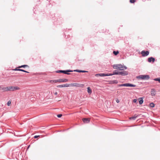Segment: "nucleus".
<instances>
[{"mask_svg": "<svg viewBox=\"0 0 160 160\" xmlns=\"http://www.w3.org/2000/svg\"><path fill=\"white\" fill-rule=\"evenodd\" d=\"M2 90L5 91H14L20 89V88L18 86H10L3 88Z\"/></svg>", "mask_w": 160, "mask_h": 160, "instance_id": "nucleus-1", "label": "nucleus"}, {"mask_svg": "<svg viewBox=\"0 0 160 160\" xmlns=\"http://www.w3.org/2000/svg\"><path fill=\"white\" fill-rule=\"evenodd\" d=\"M136 78L138 80H148L150 77L148 75H141L137 76Z\"/></svg>", "mask_w": 160, "mask_h": 160, "instance_id": "nucleus-2", "label": "nucleus"}, {"mask_svg": "<svg viewBox=\"0 0 160 160\" xmlns=\"http://www.w3.org/2000/svg\"><path fill=\"white\" fill-rule=\"evenodd\" d=\"M84 86V85L80 83H70V87H82Z\"/></svg>", "mask_w": 160, "mask_h": 160, "instance_id": "nucleus-3", "label": "nucleus"}, {"mask_svg": "<svg viewBox=\"0 0 160 160\" xmlns=\"http://www.w3.org/2000/svg\"><path fill=\"white\" fill-rule=\"evenodd\" d=\"M72 71L71 70H58L57 71V73H63L64 74H69V73L68 72H72Z\"/></svg>", "mask_w": 160, "mask_h": 160, "instance_id": "nucleus-4", "label": "nucleus"}, {"mask_svg": "<svg viewBox=\"0 0 160 160\" xmlns=\"http://www.w3.org/2000/svg\"><path fill=\"white\" fill-rule=\"evenodd\" d=\"M122 86L130 87H135L136 85L132 84L129 83H126L122 84Z\"/></svg>", "mask_w": 160, "mask_h": 160, "instance_id": "nucleus-5", "label": "nucleus"}, {"mask_svg": "<svg viewBox=\"0 0 160 160\" xmlns=\"http://www.w3.org/2000/svg\"><path fill=\"white\" fill-rule=\"evenodd\" d=\"M141 53L142 56L145 57L148 55L149 52L148 51H142L141 52Z\"/></svg>", "mask_w": 160, "mask_h": 160, "instance_id": "nucleus-6", "label": "nucleus"}, {"mask_svg": "<svg viewBox=\"0 0 160 160\" xmlns=\"http://www.w3.org/2000/svg\"><path fill=\"white\" fill-rule=\"evenodd\" d=\"M127 68L126 66H123L122 64H119V69L120 70H123L126 69Z\"/></svg>", "mask_w": 160, "mask_h": 160, "instance_id": "nucleus-7", "label": "nucleus"}, {"mask_svg": "<svg viewBox=\"0 0 160 160\" xmlns=\"http://www.w3.org/2000/svg\"><path fill=\"white\" fill-rule=\"evenodd\" d=\"M128 74V72L126 71H124L123 72H119V75H121L123 76L127 75Z\"/></svg>", "mask_w": 160, "mask_h": 160, "instance_id": "nucleus-8", "label": "nucleus"}, {"mask_svg": "<svg viewBox=\"0 0 160 160\" xmlns=\"http://www.w3.org/2000/svg\"><path fill=\"white\" fill-rule=\"evenodd\" d=\"M58 82H66L68 81V80L67 79H58Z\"/></svg>", "mask_w": 160, "mask_h": 160, "instance_id": "nucleus-9", "label": "nucleus"}, {"mask_svg": "<svg viewBox=\"0 0 160 160\" xmlns=\"http://www.w3.org/2000/svg\"><path fill=\"white\" fill-rule=\"evenodd\" d=\"M156 94V91L154 89H152L151 90V95L152 96H155Z\"/></svg>", "mask_w": 160, "mask_h": 160, "instance_id": "nucleus-10", "label": "nucleus"}, {"mask_svg": "<svg viewBox=\"0 0 160 160\" xmlns=\"http://www.w3.org/2000/svg\"><path fill=\"white\" fill-rule=\"evenodd\" d=\"M155 61V58L152 57L149 58L148 59V61L149 62H151L152 61V62H154Z\"/></svg>", "mask_w": 160, "mask_h": 160, "instance_id": "nucleus-11", "label": "nucleus"}, {"mask_svg": "<svg viewBox=\"0 0 160 160\" xmlns=\"http://www.w3.org/2000/svg\"><path fill=\"white\" fill-rule=\"evenodd\" d=\"M82 120L85 123H88L90 121V119L88 118H84Z\"/></svg>", "mask_w": 160, "mask_h": 160, "instance_id": "nucleus-12", "label": "nucleus"}, {"mask_svg": "<svg viewBox=\"0 0 160 160\" xmlns=\"http://www.w3.org/2000/svg\"><path fill=\"white\" fill-rule=\"evenodd\" d=\"M139 103L140 104H142L143 102V100L142 98H138Z\"/></svg>", "mask_w": 160, "mask_h": 160, "instance_id": "nucleus-13", "label": "nucleus"}, {"mask_svg": "<svg viewBox=\"0 0 160 160\" xmlns=\"http://www.w3.org/2000/svg\"><path fill=\"white\" fill-rule=\"evenodd\" d=\"M49 82H50L52 83H56L58 82V79H55V80H50L48 81Z\"/></svg>", "mask_w": 160, "mask_h": 160, "instance_id": "nucleus-14", "label": "nucleus"}, {"mask_svg": "<svg viewBox=\"0 0 160 160\" xmlns=\"http://www.w3.org/2000/svg\"><path fill=\"white\" fill-rule=\"evenodd\" d=\"M119 64H114L113 65L112 67L114 69H119Z\"/></svg>", "mask_w": 160, "mask_h": 160, "instance_id": "nucleus-15", "label": "nucleus"}, {"mask_svg": "<svg viewBox=\"0 0 160 160\" xmlns=\"http://www.w3.org/2000/svg\"><path fill=\"white\" fill-rule=\"evenodd\" d=\"M74 71L79 72H88V71H86L79 70H74Z\"/></svg>", "mask_w": 160, "mask_h": 160, "instance_id": "nucleus-16", "label": "nucleus"}, {"mask_svg": "<svg viewBox=\"0 0 160 160\" xmlns=\"http://www.w3.org/2000/svg\"><path fill=\"white\" fill-rule=\"evenodd\" d=\"M138 116V115H137L136 114H135L134 115V116L133 117L129 118V119H133V120H135Z\"/></svg>", "mask_w": 160, "mask_h": 160, "instance_id": "nucleus-17", "label": "nucleus"}, {"mask_svg": "<svg viewBox=\"0 0 160 160\" xmlns=\"http://www.w3.org/2000/svg\"><path fill=\"white\" fill-rule=\"evenodd\" d=\"M87 89L88 93H89V94H91L92 92V91L91 89L90 88V87H88L87 88Z\"/></svg>", "mask_w": 160, "mask_h": 160, "instance_id": "nucleus-18", "label": "nucleus"}, {"mask_svg": "<svg viewBox=\"0 0 160 160\" xmlns=\"http://www.w3.org/2000/svg\"><path fill=\"white\" fill-rule=\"evenodd\" d=\"M64 87H70V84H64Z\"/></svg>", "mask_w": 160, "mask_h": 160, "instance_id": "nucleus-19", "label": "nucleus"}, {"mask_svg": "<svg viewBox=\"0 0 160 160\" xmlns=\"http://www.w3.org/2000/svg\"><path fill=\"white\" fill-rule=\"evenodd\" d=\"M28 65H22L21 66H19L18 67V68H25V67H28Z\"/></svg>", "mask_w": 160, "mask_h": 160, "instance_id": "nucleus-20", "label": "nucleus"}, {"mask_svg": "<svg viewBox=\"0 0 160 160\" xmlns=\"http://www.w3.org/2000/svg\"><path fill=\"white\" fill-rule=\"evenodd\" d=\"M113 53L115 55H116L119 53V52L118 51H113Z\"/></svg>", "mask_w": 160, "mask_h": 160, "instance_id": "nucleus-21", "label": "nucleus"}, {"mask_svg": "<svg viewBox=\"0 0 160 160\" xmlns=\"http://www.w3.org/2000/svg\"><path fill=\"white\" fill-rule=\"evenodd\" d=\"M112 74L113 75H119V72H117L116 71H114L113 73Z\"/></svg>", "mask_w": 160, "mask_h": 160, "instance_id": "nucleus-22", "label": "nucleus"}, {"mask_svg": "<svg viewBox=\"0 0 160 160\" xmlns=\"http://www.w3.org/2000/svg\"><path fill=\"white\" fill-rule=\"evenodd\" d=\"M107 75L106 74H105L103 73H100V77H104V76H107Z\"/></svg>", "mask_w": 160, "mask_h": 160, "instance_id": "nucleus-23", "label": "nucleus"}, {"mask_svg": "<svg viewBox=\"0 0 160 160\" xmlns=\"http://www.w3.org/2000/svg\"><path fill=\"white\" fill-rule=\"evenodd\" d=\"M154 80L155 81H158L160 83V78H154Z\"/></svg>", "mask_w": 160, "mask_h": 160, "instance_id": "nucleus-24", "label": "nucleus"}, {"mask_svg": "<svg viewBox=\"0 0 160 160\" xmlns=\"http://www.w3.org/2000/svg\"><path fill=\"white\" fill-rule=\"evenodd\" d=\"M57 88H64V84H62V85H58V86H57Z\"/></svg>", "mask_w": 160, "mask_h": 160, "instance_id": "nucleus-25", "label": "nucleus"}, {"mask_svg": "<svg viewBox=\"0 0 160 160\" xmlns=\"http://www.w3.org/2000/svg\"><path fill=\"white\" fill-rule=\"evenodd\" d=\"M150 106L151 107L153 108L154 107L155 105H154V104L152 102V103H150Z\"/></svg>", "mask_w": 160, "mask_h": 160, "instance_id": "nucleus-26", "label": "nucleus"}, {"mask_svg": "<svg viewBox=\"0 0 160 160\" xmlns=\"http://www.w3.org/2000/svg\"><path fill=\"white\" fill-rule=\"evenodd\" d=\"M11 103V100H9L7 103V105L8 106H10Z\"/></svg>", "mask_w": 160, "mask_h": 160, "instance_id": "nucleus-27", "label": "nucleus"}, {"mask_svg": "<svg viewBox=\"0 0 160 160\" xmlns=\"http://www.w3.org/2000/svg\"><path fill=\"white\" fill-rule=\"evenodd\" d=\"M133 102L134 103H137V99H135L133 100Z\"/></svg>", "mask_w": 160, "mask_h": 160, "instance_id": "nucleus-28", "label": "nucleus"}, {"mask_svg": "<svg viewBox=\"0 0 160 160\" xmlns=\"http://www.w3.org/2000/svg\"><path fill=\"white\" fill-rule=\"evenodd\" d=\"M130 2L131 3H134L135 2V0H130Z\"/></svg>", "mask_w": 160, "mask_h": 160, "instance_id": "nucleus-29", "label": "nucleus"}, {"mask_svg": "<svg viewBox=\"0 0 160 160\" xmlns=\"http://www.w3.org/2000/svg\"><path fill=\"white\" fill-rule=\"evenodd\" d=\"M106 75H107V76H112V75H114L113 74H112V73H110V74H106Z\"/></svg>", "mask_w": 160, "mask_h": 160, "instance_id": "nucleus-30", "label": "nucleus"}, {"mask_svg": "<svg viewBox=\"0 0 160 160\" xmlns=\"http://www.w3.org/2000/svg\"><path fill=\"white\" fill-rule=\"evenodd\" d=\"M100 73L96 74H95V76L96 77L100 76Z\"/></svg>", "mask_w": 160, "mask_h": 160, "instance_id": "nucleus-31", "label": "nucleus"}, {"mask_svg": "<svg viewBox=\"0 0 160 160\" xmlns=\"http://www.w3.org/2000/svg\"><path fill=\"white\" fill-rule=\"evenodd\" d=\"M62 116V114H58L57 115V117H58V118H60L61 117V116Z\"/></svg>", "mask_w": 160, "mask_h": 160, "instance_id": "nucleus-32", "label": "nucleus"}, {"mask_svg": "<svg viewBox=\"0 0 160 160\" xmlns=\"http://www.w3.org/2000/svg\"><path fill=\"white\" fill-rule=\"evenodd\" d=\"M39 137V135L38 136H35L34 137V138H38V137Z\"/></svg>", "mask_w": 160, "mask_h": 160, "instance_id": "nucleus-33", "label": "nucleus"}, {"mask_svg": "<svg viewBox=\"0 0 160 160\" xmlns=\"http://www.w3.org/2000/svg\"><path fill=\"white\" fill-rule=\"evenodd\" d=\"M116 102H117V103H118L119 102V99H117L116 100Z\"/></svg>", "mask_w": 160, "mask_h": 160, "instance_id": "nucleus-34", "label": "nucleus"}, {"mask_svg": "<svg viewBox=\"0 0 160 160\" xmlns=\"http://www.w3.org/2000/svg\"><path fill=\"white\" fill-rule=\"evenodd\" d=\"M54 94L55 95H57L58 94V93L57 92H55L54 93Z\"/></svg>", "mask_w": 160, "mask_h": 160, "instance_id": "nucleus-35", "label": "nucleus"}, {"mask_svg": "<svg viewBox=\"0 0 160 160\" xmlns=\"http://www.w3.org/2000/svg\"><path fill=\"white\" fill-rule=\"evenodd\" d=\"M23 71H22V72H26L28 73V72L27 71H25L24 70H23Z\"/></svg>", "mask_w": 160, "mask_h": 160, "instance_id": "nucleus-36", "label": "nucleus"}, {"mask_svg": "<svg viewBox=\"0 0 160 160\" xmlns=\"http://www.w3.org/2000/svg\"><path fill=\"white\" fill-rule=\"evenodd\" d=\"M18 70L19 71H23V70L21 69H18Z\"/></svg>", "mask_w": 160, "mask_h": 160, "instance_id": "nucleus-37", "label": "nucleus"}, {"mask_svg": "<svg viewBox=\"0 0 160 160\" xmlns=\"http://www.w3.org/2000/svg\"><path fill=\"white\" fill-rule=\"evenodd\" d=\"M118 86H119V87H121V86H122V84H119V85H118Z\"/></svg>", "mask_w": 160, "mask_h": 160, "instance_id": "nucleus-38", "label": "nucleus"}, {"mask_svg": "<svg viewBox=\"0 0 160 160\" xmlns=\"http://www.w3.org/2000/svg\"><path fill=\"white\" fill-rule=\"evenodd\" d=\"M18 69H17L16 68H15V69H14V70H15V71H18Z\"/></svg>", "mask_w": 160, "mask_h": 160, "instance_id": "nucleus-39", "label": "nucleus"}, {"mask_svg": "<svg viewBox=\"0 0 160 160\" xmlns=\"http://www.w3.org/2000/svg\"><path fill=\"white\" fill-rule=\"evenodd\" d=\"M1 86H0V89H1Z\"/></svg>", "mask_w": 160, "mask_h": 160, "instance_id": "nucleus-40", "label": "nucleus"}]
</instances>
